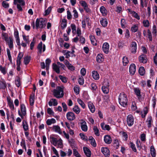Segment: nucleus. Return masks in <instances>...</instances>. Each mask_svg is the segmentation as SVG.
<instances>
[{
	"mask_svg": "<svg viewBox=\"0 0 157 157\" xmlns=\"http://www.w3.org/2000/svg\"><path fill=\"white\" fill-rule=\"evenodd\" d=\"M2 6L5 8H7L9 6V4L5 1H3L2 3Z\"/></svg>",
	"mask_w": 157,
	"mask_h": 157,
	"instance_id": "nucleus-53",
	"label": "nucleus"
},
{
	"mask_svg": "<svg viewBox=\"0 0 157 157\" xmlns=\"http://www.w3.org/2000/svg\"><path fill=\"white\" fill-rule=\"evenodd\" d=\"M73 110L77 114H78L80 112V109L77 105H75L74 107Z\"/></svg>",
	"mask_w": 157,
	"mask_h": 157,
	"instance_id": "nucleus-37",
	"label": "nucleus"
},
{
	"mask_svg": "<svg viewBox=\"0 0 157 157\" xmlns=\"http://www.w3.org/2000/svg\"><path fill=\"white\" fill-rule=\"evenodd\" d=\"M59 77L63 82L64 83L67 82V81L66 77L63 76L62 75H59Z\"/></svg>",
	"mask_w": 157,
	"mask_h": 157,
	"instance_id": "nucleus-46",
	"label": "nucleus"
},
{
	"mask_svg": "<svg viewBox=\"0 0 157 157\" xmlns=\"http://www.w3.org/2000/svg\"><path fill=\"white\" fill-rule=\"evenodd\" d=\"M40 21L39 18H37L36 21V29H38L39 28H40Z\"/></svg>",
	"mask_w": 157,
	"mask_h": 157,
	"instance_id": "nucleus-52",
	"label": "nucleus"
},
{
	"mask_svg": "<svg viewBox=\"0 0 157 157\" xmlns=\"http://www.w3.org/2000/svg\"><path fill=\"white\" fill-rule=\"evenodd\" d=\"M24 54L23 52H19L18 56L17 58L16 62L17 63H21V59L23 57Z\"/></svg>",
	"mask_w": 157,
	"mask_h": 157,
	"instance_id": "nucleus-26",
	"label": "nucleus"
},
{
	"mask_svg": "<svg viewBox=\"0 0 157 157\" xmlns=\"http://www.w3.org/2000/svg\"><path fill=\"white\" fill-rule=\"evenodd\" d=\"M102 50L105 54H108L109 52V44L107 42L104 43L102 45Z\"/></svg>",
	"mask_w": 157,
	"mask_h": 157,
	"instance_id": "nucleus-12",
	"label": "nucleus"
},
{
	"mask_svg": "<svg viewBox=\"0 0 157 157\" xmlns=\"http://www.w3.org/2000/svg\"><path fill=\"white\" fill-rule=\"evenodd\" d=\"M16 85L17 87H19L21 85V81L20 78L19 76L17 77V79L15 81Z\"/></svg>",
	"mask_w": 157,
	"mask_h": 157,
	"instance_id": "nucleus-43",
	"label": "nucleus"
},
{
	"mask_svg": "<svg viewBox=\"0 0 157 157\" xmlns=\"http://www.w3.org/2000/svg\"><path fill=\"white\" fill-rule=\"evenodd\" d=\"M100 10L103 16H105L107 15V11L105 7L104 6H101L100 7Z\"/></svg>",
	"mask_w": 157,
	"mask_h": 157,
	"instance_id": "nucleus-22",
	"label": "nucleus"
},
{
	"mask_svg": "<svg viewBox=\"0 0 157 157\" xmlns=\"http://www.w3.org/2000/svg\"><path fill=\"white\" fill-rule=\"evenodd\" d=\"M138 27L136 25H133L131 28V30L133 33H135L137 31Z\"/></svg>",
	"mask_w": 157,
	"mask_h": 157,
	"instance_id": "nucleus-44",
	"label": "nucleus"
},
{
	"mask_svg": "<svg viewBox=\"0 0 157 157\" xmlns=\"http://www.w3.org/2000/svg\"><path fill=\"white\" fill-rule=\"evenodd\" d=\"M138 72L141 76H144L145 73V70L144 67L141 66L139 68Z\"/></svg>",
	"mask_w": 157,
	"mask_h": 157,
	"instance_id": "nucleus-33",
	"label": "nucleus"
},
{
	"mask_svg": "<svg viewBox=\"0 0 157 157\" xmlns=\"http://www.w3.org/2000/svg\"><path fill=\"white\" fill-rule=\"evenodd\" d=\"M42 20L40 21V28L41 29H43L44 27H45L46 26V24L47 23V20L46 19L44 20L43 18H42Z\"/></svg>",
	"mask_w": 157,
	"mask_h": 157,
	"instance_id": "nucleus-36",
	"label": "nucleus"
},
{
	"mask_svg": "<svg viewBox=\"0 0 157 157\" xmlns=\"http://www.w3.org/2000/svg\"><path fill=\"white\" fill-rule=\"evenodd\" d=\"M67 119L70 121H72L75 119V115L72 112H68L66 114Z\"/></svg>",
	"mask_w": 157,
	"mask_h": 157,
	"instance_id": "nucleus-13",
	"label": "nucleus"
},
{
	"mask_svg": "<svg viewBox=\"0 0 157 157\" xmlns=\"http://www.w3.org/2000/svg\"><path fill=\"white\" fill-rule=\"evenodd\" d=\"M100 23L103 27H106L108 24L107 20L106 18H102L100 21Z\"/></svg>",
	"mask_w": 157,
	"mask_h": 157,
	"instance_id": "nucleus-20",
	"label": "nucleus"
},
{
	"mask_svg": "<svg viewBox=\"0 0 157 157\" xmlns=\"http://www.w3.org/2000/svg\"><path fill=\"white\" fill-rule=\"evenodd\" d=\"M130 147L131 148L132 150L134 152H136L137 151V150L135 147V144H133L132 142H130Z\"/></svg>",
	"mask_w": 157,
	"mask_h": 157,
	"instance_id": "nucleus-49",
	"label": "nucleus"
},
{
	"mask_svg": "<svg viewBox=\"0 0 157 157\" xmlns=\"http://www.w3.org/2000/svg\"><path fill=\"white\" fill-rule=\"evenodd\" d=\"M90 86L91 90L93 91L96 90L97 87L95 83H92L91 84Z\"/></svg>",
	"mask_w": 157,
	"mask_h": 157,
	"instance_id": "nucleus-56",
	"label": "nucleus"
},
{
	"mask_svg": "<svg viewBox=\"0 0 157 157\" xmlns=\"http://www.w3.org/2000/svg\"><path fill=\"white\" fill-rule=\"evenodd\" d=\"M136 71V66L135 64L132 63L129 68V72L130 75H133Z\"/></svg>",
	"mask_w": 157,
	"mask_h": 157,
	"instance_id": "nucleus-11",
	"label": "nucleus"
},
{
	"mask_svg": "<svg viewBox=\"0 0 157 157\" xmlns=\"http://www.w3.org/2000/svg\"><path fill=\"white\" fill-rule=\"evenodd\" d=\"M123 63L124 66H126L129 61L128 58L125 56H124L122 59Z\"/></svg>",
	"mask_w": 157,
	"mask_h": 157,
	"instance_id": "nucleus-42",
	"label": "nucleus"
},
{
	"mask_svg": "<svg viewBox=\"0 0 157 157\" xmlns=\"http://www.w3.org/2000/svg\"><path fill=\"white\" fill-rule=\"evenodd\" d=\"M60 25L62 29H63L67 27V21L66 19H63L62 20Z\"/></svg>",
	"mask_w": 157,
	"mask_h": 157,
	"instance_id": "nucleus-29",
	"label": "nucleus"
},
{
	"mask_svg": "<svg viewBox=\"0 0 157 157\" xmlns=\"http://www.w3.org/2000/svg\"><path fill=\"white\" fill-rule=\"evenodd\" d=\"M2 39L4 40L8 44L10 49H11L13 47V39L12 37H10L9 40H8V35L6 33L2 32Z\"/></svg>",
	"mask_w": 157,
	"mask_h": 157,
	"instance_id": "nucleus-2",
	"label": "nucleus"
},
{
	"mask_svg": "<svg viewBox=\"0 0 157 157\" xmlns=\"http://www.w3.org/2000/svg\"><path fill=\"white\" fill-rule=\"evenodd\" d=\"M77 101L78 104L81 106L82 108L84 109L85 108V104L81 99L80 98H78L77 100Z\"/></svg>",
	"mask_w": 157,
	"mask_h": 157,
	"instance_id": "nucleus-41",
	"label": "nucleus"
},
{
	"mask_svg": "<svg viewBox=\"0 0 157 157\" xmlns=\"http://www.w3.org/2000/svg\"><path fill=\"white\" fill-rule=\"evenodd\" d=\"M50 141L51 143L54 145L56 146L57 144L58 141L57 139L51 136H50Z\"/></svg>",
	"mask_w": 157,
	"mask_h": 157,
	"instance_id": "nucleus-23",
	"label": "nucleus"
},
{
	"mask_svg": "<svg viewBox=\"0 0 157 157\" xmlns=\"http://www.w3.org/2000/svg\"><path fill=\"white\" fill-rule=\"evenodd\" d=\"M74 90L76 95H78L79 93V87L78 86H75L74 88Z\"/></svg>",
	"mask_w": 157,
	"mask_h": 157,
	"instance_id": "nucleus-51",
	"label": "nucleus"
},
{
	"mask_svg": "<svg viewBox=\"0 0 157 157\" xmlns=\"http://www.w3.org/2000/svg\"><path fill=\"white\" fill-rule=\"evenodd\" d=\"M150 154L152 157H155L156 151L153 145L151 146L150 147Z\"/></svg>",
	"mask_w": 157,
	"mask_h": 157,
	"instance_id": "nucleus-28",
	"label": "nucleus"
},
{
	"mask_svg": "<svg viewBox=\"0 0 157 157\" xmlns=\"http://www.w3.org/2000/svg\"><path fill=\"white\" fill-rule=\"evenodd\" d=\"M31 59L30 56H26L24 58V63L25 65L28 64Z\"/></svg>",
	"mask_w": 157,
	"mask_h": 157,
	"instance_id": "nucleus-39",
	"label": "nucleus"
},
{
	"mask_svg": "<svg viewBox=\"0 0 157 157\" xmlns=\"http://www.w3.org/2000/svg\"><path fill=\"white\" fill-rule=\"evenodd\" d=\"M134 94L137 97L138 100L140 101L141 100V91L139 88L136 87L134 88Z\"/></svg>",
	"mask_w": 157,
	"mask_h": 157,
	"instance_id": "nucleus-9",
	"label": "nucleus"
},
{
	"mask_svg": "<svg viewBox=\"0 0 157 157\" xmlns=\"http://www.w3.org/2000/svg\"><path fill=\"white\" fill-rule=\"evenodd\" d=\"M118 101L120 105L124 107L128 105V98L126 95L124 93H121L119 96Z\"/></svg>",
	"mask_w": 157,
	"mask_h": 157,
	"instance_id": "nucleus-1",
	"label": "nucleus"
},
{
	"mask_svg": "<svg viewBox=\"0 0 157 157\" xmlns=\"http://www.w3.org/2000/svg\"><path fill=\"white\" fill-rule=\"evenodd\" d=\"M79 136H80V137L82 140H85L86 141H88V140L87 139V136H85L83 133H80L79 134Z\"/></svg>",
	"mask_w": 157,
	"mask_h": 157,
	"instance_id": "nucleus-45",
	"label": "nucleus"
},
{
	"mask_svg": "<svg viewBox=\"0 0 157 157\" xmlns=\"http://www.w3.org/2000/svg\"><path fill=\"white\" fill-rule=\"evenodd\" d=\"M68 69L71 71H73L75 70V67L70 63L67 67Z\"/></svg>",
	"mask_w": 157,
	"mask_h": 157,
	"instance_id": "nucleus-62",
	"label": "nucleus"
},
{
	"mask_svg": "<svg viewBox=\"0 0 157 157\" xmlns=\"http://www.w3.org/2000/svg\"><path fill=\"white\" fill-rule=\"evenodd\" d=\"M35 94H31L29 98L30 104L32 106L34 105V103Z\"/></svg>",
	"mask_w": 157,
	"mask_h": 157,
	"instance_id": "nucleus-35",
	"label": "nucleus"
},
{
	"mask_svg": "<svg viewBox=\"0 0 157 157\" xmlns=\"http://www.w3.org/2000/svg\"><path fill=\"white\" fill-rule=\"evenodd\" d=\"M144 26L145 27H148L149 25V21L148 20H144L143 22Z\"/></svg>",
	"mask_w": 157,
	"mask_h": 157,
	"instance_id": "nucleus-61",
	"label": "nucleus"
},
{
	"mask_svg": "<svg viewBox=\"0 0 157 157\" xmlns=\"http://www.w3.org/2000/svg\"><path fill=\"white\" fill-rule=\"evenodd\" d=\"M130 36V32L128 29L125 30V37L127 39H128Z\"/></svg>",
	"mask_w": 157,
	"mask_h": 157,
	"instance_id": "nucleus-58",
	"label": "nucleus"
},
{
	"mask_svg": "<svg viewBox=\"0 0 157 157\" xmlns=\"http://www.w3.org/2000/svg\"><path fill=\"white\" fill-rule=\"evenodd\" d=\"M104 141L105 143L107 144H109L112 142V139L109 135H106L104 137Z\"/></svg>",
	"mask_w": 157,
	"mask_h": 157,
	"instance_id": "nucleus-18",
	"label": "nucleus"
},
{
	"mask_svg": "<svg viewBox=\"0 0 157 157\" xmlns=\"http://www.w3.org/2000/svg\"><path fill=\"white\" fill-rule=\"evenodd\" d=\"M109 83L108 82H105L101 87V89L103 92L106 94H108L109 92L108 87H109Z\"/></svg>",
	"mask_w": 157,
	"mask_h": 157,
	"instance_id": "nucleus-6",
	"label": "nucleus"
},
{
	"mask_svg": "<svg viewBox=\"0 0 157 157\" xmlns=\"http://www.w3.org/2000/svg\"><path fill=\"white\" fill-rule=\"evenodd\" d=\"M43 43L42 41H41L38 44L37 46V49H38V52L41 54L42 52Z\"/></svg>",
	"mask_w": 157,
	"mask_h": 157,
	"instance_id": "nucleus-38",
	"label": "nucleus"
},
{
	"mask_svg": "<svg viewBox=\"0 0 157 157\" xmlns=\"http://www.w3.org/2000/svg\"><path fill=\"white\" fill-rule=\"evenodd\" d=\"M73 13H74L73 16L75 18H78V13L76 10H75V8L73 11Z\"/></svg>",
	"mask_w": 157,
	"mask_h": 157,
	"instance_id": "nucleus-64",
	"label": "nucleus"
},
{
	"mask_svg": "<svg viewBox=\"0 0 157 157\" xmlns=\"http://www.w3.org/2000/svg\"><path fill=\"white\" fill-rule=\"evenodd\" d=\"M6 84L5 81H1L0 80V89L5 90L6 88Z\"/></svg>",
	"mask_w": 157,
	"mask_h": 157,
	"instance_id": "nucleus-34",
	"label": "nucleus"
},
{
	"mask_svg": "<svg viewBox=\"0 0 157 157\" xmlns=\"http://www.w3.org/2000/svg\"><path fill=\"white\" fill-rule=\"evenodd\" d=\"M73 154L76 157H81L80 155L79 154L78 152L77 151V150L74 149L73 150Z\"/></svg>",
	"mask_w": 157,
	"mask_h": 157,
	"instance_id": "nucleus-60",
	"label": "nucleus"
},
{
	"mask_svg": "<svg viewBox=\"0 0 157 157\" xmlns=\"http://www.w3.org/2000/svg\"><path fill=\"white\" fill-rule=\"evenodd\" d=\"M79 84L81 85H83L84 83V79L82 77H79L78 79Z\"/></svg>",
	"mask_w": 157,
	"mask_h": 157,
	"instance_id": "nucleus-54",
	"label": "nucleus"
},
{
	"mask_svg": "<svg viewBox=\"0 0 157 157\" xmlns=\"http://www.w3.org/2000/svg\"><path fill=\"white\" fill-rule=\"evenodd\" d=\"M20 109L21 113L20 110H18V114L21 118L23 119L24 117L25 116L26 114V108L24 104H21L20 105Z\"/></svg>",
	"mask_w": 157,
	"mask_h": 157,
	"instance_id": "nucleus-4",
	"label": "nucleus"
},
{
	"mask_svg": "<svg viewBox=\"0 0 157 157\" xmlns=\"http://www.w3.org/2000/svg\"><path fill=\"white\" fill-rule=\"evenodd\" d=\"M93 130L96 135L97 136H99V130L97 127V126H94L93 128Z\"/></svg>",
	"mask_w": 157,
	"mask_h": 157,
	"instance_id": "nucleus-50",
	"label": "nucleus"
},
{
	"mask_svg": "<svg viewBox=\"0 0 157 157\" xmlns=\"http://www.w3.org/2000/svg\"><path fill=\"white\" fill-rule=\"evenodd\" d=\"M82 122L81 123V128L82 130L84 132H86L88 130V127L86 121L83 120H81Z\"/></svg>",
	"mask_w": 157,
	"mask_h": 157,
	"instance_id": "nucleus-15",
	"label": "nucleus"
},
{
	"mask_svg": "<svg viewBox=\"0 0 157 157\" xmlns=\"http://www.w3.org/2000/svg\"><path fill=\"white\" fill-rule=\"evenodd\" d=\"M104 123L101 124V126L102 129L104 130H107L109 131L110 129V127L108 125H105Z\"/></svg>",
	"mask_w": 157,
	"mask_h": 157,
	"instance_id": "nucleus-32",
	"label": "nucleus"
},
{
	"mask_svg": "<svg viewBox=\"0 0 157 157\" xmlns=\"http://www.w3.org/2000/svg\"><path fill=\"white\" fill-rule=\"evenodd\" d=\"M92 76L95 80H98L99 78V75L97 71H93L92 72Z\"/></svg>",
	"mask_w": 157,
	"mask_h": 157,
	"instance_id": "nucleus-21",
	"label": "nucleus"
},
{
	"mask_svg": "<svg viewBox=\"0 0 157 157\" xmlns=\"http://www.w3.org/2000/svg\"><path fill=\"white\" fill-rule=\"evenodd\" d=\"M131 48V51L132 53L135 54L136 52L137 44L135 41H132L130 45Z\"/></svg>",
	"mask_w": 157,
	"mask_h": 157,
	"instance_id": "nucleus-10",
	"label": "nucleus"
},
{
	"mask_svg": "<svg viewBox=\"0 0 157 157\" xmlns=\"http://www.w3.org/2000/svg\"><path fill=\"white\" fill-rule=\"evenodd\" d=\"M121 27L123 28H124L125 27V20L124 18L121 19Z\"/></svg>",
	"mask_w": 157,
	"mask_h": 157,
	"instance_id": "nucleus-63",
	"label": "nucleus"
},
{
	"mask_svg": "<svg viewBox=\"0 0 157 157\" xmlns=\"http://www.w3.org/2000/svg\"><path fill=\"white\" fill-rule=\"evenodd\" d=\"M101 152L105 156L109 157L110 155V151L108 147H102L101 149Z\"/></svg>",
	"mask_w": 157,
	"mask_h": 157,
	"instance_id": "nucleus-8",
	"label": "nucleus"
},
{
	"mask_svg": "<svg viewBox=\"0 0 157 157\" xmlns=\"http://www.w3.org/2000/svg\"><path fill=\"white\" fill-rule=\"evenodd\" d=\"M35 38L34 37L33 38V41L31 42L30 44V49L31 50H32L33 49V47L35 45Z\"/></svg>",
	"mask_w": 157,
	"mask_h": 157,
	"instance_id": "nucleus-55",
	"label": "nucleus"
},
{
	"mask_svg": "<svg viewBox=\"0 0 157 157\" xmlns=\"http://www.w3.org/2000/svg\"><path fill=\"white\" fill-rule=\"evenodd\" d=\"M88 106L90 111L92 113H93L95 111V108L93 103L91 102H89L88 103Z\"/></svg>",
	"mask_w": 157,
	"mask_h": 157,
	"instance_id": "nucleus-30",
	"label": "nucleus"
},
{
	"mask_svg": "<svg viewBox=\"0 0 157 157\" xmlns=\"http://www.w3.org/2000/svg\"><path fill=\"white\" fill-rule=\"evenodd\" d=\"M139 62L143 63H146L148 60L147 56L144 54H142L138 57Z\"/></svg>",
	"mask_w": 157,
	"mask_h": 157,
	"instance_id": "nucleus-7",
	"label": "nucleus"
},
{
	"mask_svg": "<svg viewBox=\"0 0 157 157\" xmlns=\"http://www.w3.org/2000/svg\"><path fill=\"white\" fill-rule=\"evenodd\" d=\"M132 12L133 13L132 14V16L136 18V19L139 20L140 19V16H139L138 14L135 11H133V12Z\"/></svg>",
	"mask_w": 157,
	"mask_h": 157,
	"instance_id": "nucleus-57",
	"label": "nucleus"
},
{
	"mask_svg": "<svg viewBox=\"0 0 157 157\" xmlns=\"http://www.w3.org/2000/svg\"><path fill=\"white\" fill-rule=\"evenodd\" d=\"M56 120L53 118L51 119H48L47 120L46 123L47 125H50L52 124H55L56 123Z\"/></svg>",
	"mask_w": 157,
	"mask_h": 157,
	"instance_id": "nucleus-31",
	"label": "nucleus"
},
{
	"mask_svg": "<svg viewBox=\"0 0 157 157\" xmlns=\"http://www.w3.org/2000/svg\"><path fill=\"white\" fill-rule=\"evenodd\" d=\"M53 94L56 98H62L64 96L63 88L60 86H57L56 89L53 90Z\"/></svg>",
	"mask_w": 157,
	"mask_h": 157,
	"instance_id": "nucleus-3",
	"label": "nucleus"
},
{
	"mask_svg": "<svg viewBox=\"0 0 157 157\" xmlns=\"http://www.w3.org/2000/svg\"><path fill=\"white\" fill-rule=\"evenodd\" d=\"M136 144L138 149L139 151H140L142 148L140 141L139 140L137 139L136 142Z\"/></svg>",
	"mask_w": 157,
	"mask_h": 157,
	"instance_id": "nucleus-40",
	"label": "nucleus"
},
{
	"mask_svg": "<svg viewBox=\"0 0 157 157\" xmlns=\"http://www.w3.org/2000/svg\"><path fill=\"white\" fill-rule=\"evenodd\" d=\"M22 126L25 131H27L29 130V126L27 121L24 120L22 121Z\"/></svg>",
	"mask_w": 157,
	"mask_h": 157,
	"instance_id": "nucleus-24",
	"label": "nucleus"
},
{
	"mask_svg": "<svg viewBox=\"0 0 157 157\" xmlns=\"http://www.w3.org/2000/svg\"><path fill=\"white\" fill-rule=\"evenodd\" d=\"M96 60L97 62L101 63L104 60L103 55L101 54H98L96 57Z\"/></svg>",
	"mask_w": 157,
	"mask_h": 157,
	"instance_id": "nucleus-19",
	"label": "nucleus"
},
{
	"mask_svg": "<svg viewBox=\"0 0 157 157\" xmlns=\"http://www.w3.org/2000/svg\"><path fill=\"white\" fill-rule=\"evenodd\" d=\"M89 140L90 141V144L94 147H95L97 146V144L95 139L92 136L89 137Z\"/></svg>",
	"mask_w": 157,
	"mask_h": 157,
	"instance_id": "nucleus-25",
	"label": "nucleus"
},
{
	"mask_svg": "<svg viewBox=\"0 0 157 157\" xmlns=\"http://www.w3.org/2000/svg\"><path fill=\"white\" fill-rule=\"evenodd\" d=\"M83 150L84 152L87 157H90L91 152L90 149L86 147H83Z\"/></svg>",
	"mask_w": 157,
	"mask_h": 157,
	"instance_id": "nucleus-14",
	"label": "nucleus"
},
{
	"mask_svg": "<svg viewBox=\"0 0 157 157\" xmlns=\"http://www.w3.org/2000/svg\"><path fill=\"white\" fill-rule=\"evenodd\" d=\"M147 37L149 39V41H152V36L151 33L149 29L147 30Z\"/></svg>",
	"mask_w": 157,
	"mask_h": 157,
	"instance_id": "nucleus-48",
	"label": "nucleus"
},
{
	"mask_svg": "<svg viewBox=\"0 0 157 157\" xmlns=\"http://www.w3.org/2000/svg\"><path fill=\"white\" fill-rule=\"evenodd\" d=\"M140 140L141 141L144 142L146 141V134L144 133L140 135Z\"/></svg>",
	"mask_w": 157,
	"mask_h": 157,
	"instance_id": "nucleus-59",
	"label": "nucleus"
},
{
	"mask_svg": "<svg viewBox=\"0 0 157 157\" xmlns=\"http://www.w3.org/2000/svg\"><path fill=\"white\" fill-rule=\"evenodd\" d=\"M52 130L56 132L59 133L60 134L62 133L60 127L58 125H53L52 127Z\"/></svg>",
	"mask_w": 157,
	"mask_h": 157,
	"instance_id": "nucleus-17",
	"label": "nucleus"
},
{
	"mask_svg": "<svg viewBox=\"0 0 157 157\" xmlns=\"http://www.w3.org/2000/svg\"><path fill=\"white\" fill-rule=\"evenodd\" d=\"M7 99L10 108L12 110H13L14 109V107L13 101L10 97H7Z\"/></svg>",
	"mask_w": 157,
	"mask_h": 157,
	"instance_id": "nucleus-16",
	"label": "nucleus"
},
{
	"mask_svg": "<svg viewBox=\"0 0 157 157\" xmlns=\"http://www.w3.org/2000/svg\"><path fill=\"white\" fill-rule=\"evenodd\" d=\"M52 10V7L51 6H50L48 7L47 10H45V13L44 16H46L48 15L51 11Z\"/></svg>",
	"mask_w": 157,
	"mask_h": 157,
	"instance_id": "nucleus-47",
	"label": "nucleus"
},
{
	"mask_svg": "<svg viewBox=\"0 0 157 157\" xmlns=\"http://www.w3.org/2000/svg\"><path fill=\"white\" fill-rule=\"evenodd\" d=\"M134 119L133 116L129 114L127 117V122L128 125L129 127L132 126L134 124Z\"/></svg>",
	"mask_w": 157,
	"mask_h": 157,
	"instance_id": "nucleus-5",
	"label": "nucleus"
},
{
	"mask_svg": "<svg viewBox=\"0 0 157 157\" xmlns=\"http://www.w3.org/2000/svg\"><path fill=\"white\" fill-rule=\"evenodd\" d=\"M52 69L57 74L60 73L59 67L55 63L52 64Z\"/></svg>",
	"mask_w": 157,
	"mask_h": 157,
	"instance_id": "nucleus-27",
	"label": "nucleus"
}]
</instances>
